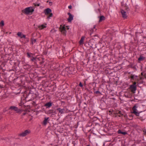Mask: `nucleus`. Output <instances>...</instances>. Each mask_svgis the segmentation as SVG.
Listing matches in <instances>:
<instances>
[{
    "label": "nucleus",
    "mask_w": 146,
    "mask_h": 146,
    "mask_svg": "<svg viewBox=\"0 0 146 146\" xmlns=\"http://www.w3.org/2000/svg\"><path fill=\"white\" fill-rule=\"evenodd\" d=\"M34 11V9L32 7H30L26 8L22 10V12L26 14H29L32 13Z\"/></svg>",
    "instance_id": "obj_1"
},
{
    "label": "nucleus",
    "mask_w": 146,
    "mask_h": 146,
    "mask_svg": "<svg viewBox=\"0 0 146 146\" xmlns=\"http://www.w3.org/2000/svg\"><path fill=\"white\" fill-rule=\"evenodd\" d=\"M137 106L136 105L134 106L132 108L131 112L132 113L134 114L136 116H138L139 115V113L141 112V111H139L137 109Z\"/></svg>",
    "instance_id": "obj_2"
},
{
    "label": "nucleus",
    "mask_w": 146,
    "mask_h": 146,
    "mask_svg": "<svg viewBox=\"0 0 146 146\" xmlns=\"http://www.w3.org/2000/svg\"><path fill=\"white\" fill-rule=\"evenodd\" d=\"M66 28L67 29H68V27L67 26H65V25H60V30L61 31L62 33L64 35H65L66 33Z\"/></svg>",
    "instance_id": "obj_3"
},
{
    "label": "nucleus",
    "mask_w": 146,
    "mask_h": 146,
    "mask_svg": "<svg viewBox=\"0 0 146 146\" xmlns=\"http://www.w3.org/2000/svg\"><path fill=\"white\" fill-rule=\"evenodd\" d=\"M136 82H134L133 84L131 85L130 86V89L131 90V92L134 93L135 92V91L136 90Z\"/></svg>",
    "instance_id": "obj_4"
},
{
    "label": "nucleus",
    "mask_w": 146,
    "mask_h": 146,
    "mask_svg": "<svg viewBox=\"0 0 146 146\" xmlns=\"http://www.w3.org/2000/svg\"><path fill=\"white\" fill-rule=\"evenodd\" d=\"M130 78H131V80L135 81L137 83L139 81L140 79H141V78H139L137 76H136L134 75H131L130 76Z\"/></svg>",
    "instance_id": "obj_5"
},
{
    "label": "nucleus",
    "mask_w": 146,
    "mask_h": 146,
    "mask_svg": "<svg viewBox=\"0 0 146 146\" xmlns=\"http://www.w3.org/2000/svg\"><path fill=\"white\" fill-rule=\"evenodd\" d=\"M30 132V130H26L20 133L19 134V135L21 137H24L29 134Z\"/></svg>",
    "instance_id": "obj_6"
},
{
    "label": "nucleus",
    "mask_w": 146,
    "mask_h": 146,
    "mask_svg": "<svg viewBox=\"0 0 146 146\" xmlns=\"http://www.w3.org/2000/svg\"><path fill=\"white\" fill-rule=\"evenodd\" d=\"M121 13L123 18L125 19L127 18L128 15V12L126 11H125L123 9H121Z\"/></svg>",
    "instance_id": "obj_7"
},
{
    "label": "nucleus",
    "mask_w": 146,
    "mask_h": 146,
    "mask_svg": "<svg viewBox=\"0 0 146 146\" xmlns=\"http://www.w3.org/2000/svg\"><path fill=\"white\" fill-rule=\"evenodd\" d=\"M123 115V114L121 113V111H117L116 112L113 113V116L115 117L117 116L121 117Z\"/></svg>",
    "instance_id": "obj_8"
},
{
    "label": "nucleus",
    "mask_w": 146,
    "mask_h": 146,
    "mask_svg": "<svg viewBox=\"0 0 146 146\" xmlns=\"http://www.w3.org/2000/svg\"><path fill=\"white\" fill-rule=\"evenodd\" d=\"M9 109L15 111L17 113H19L20 112V110L18 109L17 107L14 106H11L9 108Z\"/></svg>",
    "instance_id": "obj_9"
},
{
    "label": "nucleus",
    "mask_w": 146,
    "mask_h": 146,
    "mask_svg": "<svg viewBox=\"0 0 146 146\" xmlns=\"http://www.w3.org/2000/svg\"><path fill=\"white\" fill-rule=\"evenodd\" d=\"M17 35L19 37L21 38H23L25 39H27V40L28 39L26 38V36L25 35L23 34L21 32H18L17 33Z\"/></svg>",
    "instance_id": "obj_10"
},
{
    "label": "nucleus",
    "mask_w": 146,
    "mask_h": 146,
    "mask_svg": "<svg viewBox=\"0 0 146 146\" xmlns=\"http://www.w3.org/2000/svg\"><path fill=\"white\" fill-rule=\"evenodd\" d=\"M68 14L69 15L68 20V22H70L73 19V17L70 13H68Z\"/></svg>",
    "instance_id": "obj_11"
},
{
    "label": "nucleus",
    "mask_w": 146,
    "mask_h": 146,
    "mask_svg": "<svg viewBox=\"0 0 146 146\" xmlns=\"http://www.w3.org/2000/svg\"><path fill=\"white\" fill-rule=\"evenodd\" d=\"M56 110L58 111L59 113H60V114H62L64 113L65 110L64 108L61 109L60 108H58L56 109Z\"/></svg>",
    "instance_id": "obj_12"
},
{
    "label": "nucleus",
    "mask_w": 146,
    "mask_h": 146,
    "mask_svg": "<svg viewBox=\"0 0 146 146\" xmlns=\"http://www.w3.org/2000/svg\"><path fill=\"white\" fill-rule=\"evenodd\" d=\"M46 24L41 25L38 26V28L40 30H42L46 27Z\"/></svg>",
    "instance_id": "obj_13"
},
{
    "label": "nucleus",
    "mask_w": 146,
    "mask_h": 146,
    "mask_svg": "<svg viewBox=\"0 0 146 146\" xmlns=\"http://www.w3.org/2000/svg\"><path fill=\"white\" fill-rule=\"evenodd\" d=\"M52 105V103L50 102H49L46 103L44 105V106L46 108H49Z\"/></svg>",
    "instance_id": "obj_14"
},
{
    "label": "nucleus",
    "mask_w": 146,
    "mask_h": 146,
    "mask_svg": "<svg viewBox=\"0 0 146 146\" xmlns=\"http://www.w3.org/2000/svg\"><path fill=\"white\" fill-rule=\"evenodd\" d=\"M51 10L49 8H47L45 10V14L46 15L51 13Z\"/></svg>",
    "instance_id": "obj_15"
},
{
    "label": "nucleus",
    "mask_w": 146,
    "mask_h": 146,
    "mask_svg": "<svg viewBox=\"0 0 146 146\" xmlns=\"http://www.w3.org/2000/svg\"><path fill=\"white\" fill-rule=\"evenodd\" d=\"M85 38V37L84 36H82L80 40L79 41V44L80 45H82L84 43V41Z\"/></svg>",
    "instance_id": "obj_16"
},
{
    "label": "nucleus",
    "mask_w": 146,
    "mask_h": 146,
    "mask_svg": "<svg viewBox=\"0 0 146 146\" xmlns=\"http://www.w3.org/2000/svg\"><path fill=\"white\" fill-rule=\"evenodd\" d=\"M49 117H45L44 118V119L43 121V124L44 125H46L48 122V119Z\"/></svg>",
    "instance_id": "obj_17"
},
{
    "label": "nucleus",
    "mask_w": 146,
    "mask_h": 146,
    "mask_svg": "<svg viewBox=\"0 0 146 146\" xmlns=\"http://www.w3.org/2000/svg\"><path fill=\"white\" fill-rule=\"evenodd\" d=\"M48 113L50 114H51V115H54L56 114L55 111L53 110H50L48 111Z\"/></svg>",
    "instance_id": "obj_18"
},
{
    "label": "nucleus",
    "mask_w": 146,
    "mask_h": 146,
    "mask_svg": "<svg viewBox=\"0 0 146 146\" xmlns=\"http://www.w3.org/2000/svg\"><path fill=\"white\" fill-rule=\"evenodd\" d=\"M117 133L118 134H121L123 135H125L127 134V133L126 132H123L121 131L119 129L117 131Z\"/></svg>",
    "instance_id": "obj_19"
},
{
    "label": "nucleus",
    "mask_w": 146,
    "mask_h": 146,
    "mask_svg": "<svg viewBox=\"0 0 146 146\" xmlns=\"http://www.w3.org/2000/svg\"><path fill=\"white\" fill-rule=\"evenodd\" d=\"M33 54L31 53L27 52V57L29 58H31Z\"/></svg>",
    "instance_id": "obj_20"
},
{
    "label": "nucleus",
    "mask_w": 146,
    "mask_h": 146,
    "mask_svg": "<svg viewBox=\"0 0 146 146\" xmlns=\"http://www.w3.org/2000/svg\"><path fill=\"white\" fill-rule=\"evenodd\" d=\"M105 19V18L104 16H102L100 17L99 20V22H101L102 21L104 20Z\"/></svg>",
    "instance_id": "obj_21"
},
{
    "label": "nucleus",
    "mask_w": 146,
    "mask_h": 146,
    "mask_svg": "<svg viewBox=\"0 0 146 146\" xmlns=\"http://www.w3.org/2000/svg\"><path fill=\"white\" fill-rule=\"evenodd\" d=\"M31 44H33L35 43L36 42V40L35 39H32L31 40Z\"/></svg>",
    "instance_id": "obj_22"
},
{
    "label": "nucleus",
    "mask_w": 146,
    "mask_h": 146,
    "mask_svg": "<svg viewBox=\"0 0 146 146\" xmlns=\"http://www.w3.org/2000/svg\"><path fill=\"white\" fill-rule=\"evenodd\" d=\"M47 18L49 19L50 17H52V13H50L49 14L47 15Z\"/></svg>",
    "instance_id": "obj_23"
},
{
    "label": "nucleus",
    "mask_w": 146,
    "mask_h": 146,
    "mask_svg": "<svg viewBox=\"0 0 146 146\" xmlns=\"http://www.w3.org/2000/svg\"><path fill=\"white\" fill-rule=\"evenodd\" d=\"M144 58L141 56H140V57H139L138 59V60L139 61H142L144 60Z\"/></svg>",
    "instance_id": "obj_24"
},
{
    "label": "nucleus",
    "mask_w": 146,
    "mask_h": 146,
    "mask_svg": "<svg viewBox=\"0 0 146 146\" xmlns=\"http://www.w3.org/2000/svg\"><path fill=\"white\" fill-rule=\"evenodd\" d=\"M36 59V58H34L33 56L31 58V60L32 61H34V60H35Z\"/></svg>",
    "instance_id": "obj_25"
},
{
    "label": "nucleus",
    "mask_w": 146,
    "mask_h": 146,
    "mask_svg": "<svg viewBox=\"0 0 146 146\" xmlns=\"http://www.w3.org/2000/svg\"><path fill=\"white\" fill-rule=\"evenodd\" d=\"M33 5L35 7L39 6L40 5V4L39 3H34Z\"/></svg>",
    "instance_id": "obj_26"
},
{
    "label": "nucleus",
    "mask_w": 146,
    "mask_h": 146,
    "mask_svg": "<svg viewBox=\"0 0 146 146\" xmlns=\"http://www.w3.org/2000/svg\"><path fill=\"white\" fill-rule=\"evenodd\" d=\"M123 116H124V117L125 119L127 120V119H128V116H127V115L126 114H125L124 115H123Z\"/></svg>",
    "instance_id": "obj_27"
},
{
    "label": "nucleus",
    "mask_w": 146,
    "mask_h": 146,
    "mask_svg": "<svg viewBox=\"0 0 146 146\" xmlns=\"http://www.w3.org/2000/svg\"><path fill=\"white\" fill-rule=\"evenodd\" d=\"M0 24L1 26H3L4 25V23L3 21H1L0 23Z\"/></svg>",
    "instance_id": "obj_28"
},
{
    "label": "nucleus",
    "mask_w": 146,
    "mask_h": 146,
    "mask_svg": "<svg viewBox=\"0 0 146 146\" xmlns=\"http://www.w3.org/2000/svg\"><path fill=\"white\" fill-rule=\"evenodd\" d=\"M109 112L110 113L109 114L111 115V114L113 112V110H111L109 111Z\"/></svg>",
    "instance_id": "obj_29"
},
{
    "label": "nucleus",
    "mask_w": 146,
    "mask_h": 146,
    "mask_svg": "<svg viewBox=\"0 0 146 146\" xmlns=\"http://www.w3.org/2000/svg\"><path fill=\"white\" fill-rule=\"evenodd\" d=\"M94 92L96 94H100V92L98 90Z\"/></svg>",
    "instance_id": "obj_30"
},
{
    "label": "nucleus",
    "mask_w": 146,
    "mask_h": 146,
    "mask_svg": "<svg viewBox=\"0 0 146 146\" xmlns=\"http://www.w3.org/2000/svg\"><path fill=\"white\" fill-rule=\"evenodd\" d=\"M79 86L80 87H82L83 86V85L82 84V83L81 82H80V83L79 84Z\"/></svg>",
    "instance_id": "obj_31"
},
{
    "label": "nucleus",
    "mask_w": 146,
    "mask_h": 146,
    "mask_svg": "<svg viewBox=\"0 0 146 146\" xmlns=\"http://www.w3.org/2000/svg\"><path fill=\"white\" fill-rule=\"evenodd\" d=\"M143 132L144 133V134L145 135H146V131H145V130H143Z\"/></svg>",
    "instance_id": "obj_32"
},
{
    "label": "nucleus",
    "mask_w": 146,
    "mask_h": 146,
    "mask_svg": "<svg viewBox=\"0 0 146 146\" xmlns=\"http://www.w3.org/2000/svg\"><path fill=\"white\" fill-rule=\"evenodd\" d=\"M52 4V2H49V5H51Z\"/></svg>",
    "instance_id": "obj_33"
},
{
    "label": "nucleus",
    "mask_w": 146,
    "mask_h": 146,
    "mask_svg": "<svg viewBox=\"0 0 146 146\" xmlns=\"http://www.w3.org/2000/svg\"><path fill=\"white\" fill-rule=\"evenodd\" d=\"M72 6L71 5H69L68 6V8L69 9H71L72 8Z\"/></svg>",
    "instance_id": "obj_34"
},
{
    "label": "nucleus",
    "mask_w": 146,
    "mask_h": 146,
    "mask_svg": "<svg viewBox=\"0 0 146 146\" xmlns=\"http://www.w3.org/2000/svg\"><path fill=\"white\" fill-rule=\"evenodd\" d=\"M129 116L130 117L131 116L132 117L131 115H130Z\"/></svg>",
    "instance_id": "obj_35"
},
{
    "label": "nucleus",
    "mask_w": 146,
    "mask_h": 146,
    "mask_svg": "<svg viewBox=\"0 0 146 146\" xmlns=\"http://www.w3.org/2000/svg\"><path fill=\"white\" fill-rule=\"evenodd\" d=\"M143 73L142 72V73H141V74L142 75H143Z\"/></svg>",
    "instance_id": "obj_36"
},
{
    "label": "nucleus",
    "mask_w": 146,
    "mask_h": 146,
    "mask_svg": "<svg viewBox=\"0 0 146 146\" xmlns=\"http://www.w3.org/2000/svg\"><path fill=\"white\" fill-rule=\"evenodd\" d=\"M86 146H90L89 145H88Z\"/></svg>",
    "instance_id": "obj_37"
},
{
    "label": "nucleus",
    "mask_w": 146,
    "mask_h": 146,
    "mask_svg": "<svg viewBox=\"0 0 146 146\" xmlns=\"http://www.w3.org/2000/svg\"><path fill=\"white\" fill-rule=\"evenodd\" d=\"M94 28H95V26H94Z\"/></svg>",
    "instance_id": "obj_38"
},
{
    "label": "nucleus",
    "mask_w": 146,
    "mask_h": 146,
    "mask_svg": "<svg viewBox=\"0 0 146 146\" xmlns=\"http://www.w3.org/2000/svg\"><path fill=\"white\" fill-rule=\"evenodd\" d=\"M48 1H47V3H48Z\"/></svg>",
    "instance_id": "obj_39"
}]
</instances>
